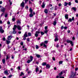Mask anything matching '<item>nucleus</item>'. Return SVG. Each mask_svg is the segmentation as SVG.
Listing matches in <instances>:
<instances>
[{
    "label": "nucleus",
    "instance_id": "nucleus-24",
    "mask_svg": "<svg viewBox=\"0 0 78 78\" xmlns=\"http://www.w3.org/2000/svg\"><path fill=\"white\" fill-rule=\"evenodd\" d=\"M68 22H72V19L70 18L69 20H68Z\"/></svg>",
    "mask_w": 78,
    "mask_h": 78
},
{
    "label": "nucleus",
    "instance_id": "nucleus-44",
    "mask_svg": "<svg viewBox=\"0 0 78 78\" xmlns=\"http://www.w3.org/2000/svg\"><path fill=\"white\" fill-rule=\"evenodd\" d=\"M12 20L13 22H14V21H15V18H13Z\"/></svg>",
    "mask_w": 78,
    "mask_h": 78
},
{
    "label": "nucleus",
    "instance_id": "nucleus-48",
    "mask_svg": "<svg viewBox=\"0 0 78 78\" xmlns=\"http://www.w3.org/2000/svg\"><path fill=\"white\" fill-rule=\"evenodd\" d=\"M69 5V6H70V5H71V2H69L68 4Z\"/></svg>",
    "mask_w": 78,
    "mask_h": 78
},
{
    "label": "nucleus",
    "instance_id": "nucleus-59",
    "mask_svg": "<svg viewBox=\"0 0 78 78\" xmlns=\"http://www.w3.org/2000/svg\"><path fill=\"white\" fill-rule=\"evenodd\" d=\"M30 73H31V71H29L28 72V74H30Z\"/></svg>",
    "mask_w": 78,
    "mask_h": 78
},
{
    "label": "nucleus",
    "instance_id": "nucleus-45",
    "mask_svg": "<svg viewBox=\"0 0 78 78\" xmlns=\"http://www.w3.org/2000/svg\"><path fill=\"white\" fill-rule=\"evenodd\" d=\"M62 6V5H61V3H60L59 4H58L59 6Z\"/></svg>",
    "mask_w": 78,
    "mask_h": 78
},
{
    "label": "nucleus",
    "instance_id": "nucleus-62",
    "mask_svg": "<svg viewBox=\"0 0 78 78\" xmlns=\"http://www.w3.org/2000/svg\"><path fill=\"white\" fill-rule=\"evenodd\" d=\"M52 59H53V61H55V58L53 57L52 58Z\"/></svg>",
    "mask_w": 78,
    "mask_h": 78
},
{
    "label": "nucleus",
    "instance_id": "nucleus-12",
    "mask_svg": "<svg viewBox=\"0 0 78 78\" xmlns=\"http://www.w3.org/2000/svg\"><path fill=\"white\" fill-rule=\"evenodd\" d=\"M27 32H25L23 36L27 37H28V35H27Z\"/></svg>",
    "mask_w": 78,
    "mask_h": 78
},
{
    "label": "nucleus",
    "instance_id": "nucleus-51",
    "mask_svg": "<svg viewBox=\"0 0 78 78\" xmlns=\"http://www.w3.org/2000/svg\"><path fill=\"white\" fill-rule=\"evenodd\" d=\"M5 17H8V15L7 14H6L5 15Z\"/></svg>",
    "mask_w": 78,
    "mask_h": 78
},
{
    "label": "nucleus",
    "instance_id": "nucleus-27",
    "mask_svg": "<svg viewBox=\"0 0 78 78\" xmlns=\"http://www.w3.org/2000/svg\"><path fill=\"white\" fill-rule=\"evenodd\" d=\"M2 62L3 64H5V59H3L2 60Z\"/></svg>",
    "mask_w": 78,
    "mask_h": 78
},
{
    "label": "nucleus",
    "instance_id": "nucleus-11",
    "mask_svg": "<svg viewBox=\"0 0 78 78\" xmlns=\"http://www.w3.org/2000/svg\"><path fill=\"white\" fill-rule=\"evenodd\" d=\"M9 58H10V56H9V55H7L6 56V60L7 61L8 59H9Z\"/></svg>",
    "mask_w": 78,
    "mask_h": 78
},
{
    "label": "nucleus",
    "instance_id": "nucleus-3",
    "mask_svg": "<svg viewBox=\"0 0 78 78\" xmlns=\"http://www.w3.org/2000/svg\"><path fill=\"white\" fill-rule=\"evenodd\" d=\"M38 30L37 31H36V33L35 34V37H37L38 36V34H39L41 32H40V29L39 30Z\"/></svg>",
    "mask_w": 78,
    "mask_h": 78
},
{
    "label": "nucleus",
    "instance_id": "nucleus-50",
    "mask_svg": "<svg viewBox=\"0 0 78 78\" xmlns=\"http://www.w3.org/2000/svg\"><path fill=\"white\" fill-rule=\"evenodd\" d=\"M78 68H76L75 69V71H77V70H78Z\"/></svg>",
    "mask_w": 78,
    "mask_h": 78
},
{
    "label": "nucleus",
    "instance_id": "nucleus-42",
    "mask_svg": "<svg viewBox=\"0 0 78 78\" xmlns=\"http://www.w3.org/2000/svg\"><path fill=\"white\" fill-rule=\"evenodd\" d=\"M61 30H63V29H64V26H62L61 28Z\"/></svg>",
    "mask_w": 78,
    "mask_h": 78
},
{
    "label": "nucleus",
    "instance_id": "nucleus-8",
    "mask_svg": "<svg viewBox=\"0 0 78 78\" xmlns=\"http://www.w3.org/2000/svg\"><path fill=\"white\" fill-rule=\"evenodd\" d=\"M11 38H12V37H11V36H9L7 37V39L8 41H11Z\"/></svg>",
    "mask_w": 78,
    "mask_h": 78
},
{
    "label": "nucleus",
    "instance_id": "nucleus-20",
    "mask_svg": "<svg viewBox=\"0 0 78 78\" xmlns=\"http://www.w3.org/2000/svg\"><path fill=\"white\" fill-rule=\"evenodd\" d=\"M35 71H36V72L37 73V72H38V71H39V68L37 67L35 69Z\"/></svg>",
    "mask_w": 78,
    "mask_h": 78
},
{
    "label": "nucleus",
    "instance_id": "nucleus-53",
    "mask_svg": "<svg viewBox=\"0 0 78 78\" xmlns=\"http://www.w3.org/2000/svg\"><path fill=\"white\" fill-rule=\"evenodd\" d=\"M7 24L9 25V24H10V22H9V21H8L7 22Z\"/></svg>",
    "mask_w": 78,
    "mask_h": 78
},
{
    "label": "nucleus",
    "instance_id": "nucleus-14",
    "mask_svg": "<svg viewBox=\"0 0 78 78\" xmlns=\"http://www.w3.org/2000/svg\"><path fill=\"white\" fill-rule=\"evenodd\" d=\"M65 19H68L69 18V17H69V15H68V14H66L65 15Z\"/></svg>",
    "mask_w": 78,
    "mask_h": 78
},
{
    "label": "nucleus",
    "instance_id": "nucleus-19",
    "mask_svg": "<svg viewBox=\"0 0 78 78\" xmlns=\"http://www.w3.org/2000/svg\"><path fill=\"white\" fill-rule=\"evenodd\" d=\"M63 72H61L60 73H58V75L59 76H61V75H62Z\"/></svg>",
    "mask_w": 78,
    "mask_h": 78
},
{
    "label": "nucleus",
    "instance_id": "nucleus-9",
    "mask_svg": "<svg viewBox=\"0 0 78 78\" xmlns=\"http://www.w3.org/2000/svg\"><path fill=\"white\" fill-rule=\"evenodd\" d=\"M4 74L5 75H9V73H8V71L7 70H5L4 71Z\"/></svg>",
    "mask_w": 78,
    "mask_h": 78
},
{
    "label": "nucleus",
    "instance_id": "nucleus-64",
    "mask_svg": "<svg viewBox=\"0 0 78 78\" xmlns=\"http://www.w3.org/2000/svg\"><path fill=\"white\" fill-rule=\"evenodd\" d=\"M59 78H64V77H62V76L61 77V76H60L59 77Z\"/></svg>",
    "mask_w": 78,
    "mask_h": 78
},
{
    "label": "nucleus",
    "instance_id": "nucleus-37",
    "mask_svg": "<svg viewBox=\"0 0 78 78\" xmlns=\"http://www.w3.org/2000/svg\"><path fill=\"white\" fill-rule=\"evenodd\" d=\"M44 33L43 32H41V35H44Z\"/></svg>",
    "mask_w": 78,
    "mask_h": 78
},
{
    "label": "nucleus",
    "instance_id": "nucleus-39",
    "mask_svg": "<svg viewBox=\"0 0 78 78\" xmlns=\"http://www.w3.org/2000/svg\"><path fill=\"white\" fill-rule=\"evenodd\" d=\"M44 28L46 30H47V28H48V27L47 26H46Z\"/></svg>",
    "mask_w": 78,
    "mask_h": 78
},
{
    "label": "nucleus",
    "instance_id": "nucleus-47",
    "mask_svg": "<svg viewBox=\"0 0 78 78\" xmlns=\"http://www.w3.org/2000/svg\"><path fill=\"white\" fill-rule=\"evenodd\" d=\"M55 10H57V9H58V7H57V6H55Z\"/></svg>",
    "mask_w": 78,
    "mask_h": 78
},
{
    "label": "nucleus",
    "instance_id": "nucleus-32",
    "mask_svg": "<svg viewBox=\"0 0 78 78\" xmlns=\"http://www.w3.org/2000/svg\"><path fill=\"white\" fill-rule=\"evenodd\" d=\"M28 36H31V34L30 33H28Z\"/></svg>",
    "mask_w": 78,
    "mask_h": 78
},
{
    "label": "nucleus",
    "instance_id": "nucleus-31",
    "mask_svg": "<svg viewBox=\"0 0 78 78\" xmlns=\"http://www.w3.org/2000/svg\"><path fill=\"white\" fill-rule=\"evenodd\" d=\"M56 21H55L54 22L53 25H56Z\"/></svg>",
    "mask_w": 78,
    "mask_h": 78
},
{
    "label": "nucleus",
    "instance_id": "nucleus-15",
    "mask_svg": "<svg viewBox=\"0 0 78 78\" xmlns=\"http://www.w3.org/2000/svg\"><path fill=\"white\" fill-rule=\"evenodd\" d=\"M44 12L45 14H48V10L47 9H44Z\"/></svg>",
    "mask_w": 78,
    "mask_h": 78
},
{
    "label": "nucleus",
    "instance_id": "nucleus-40",
    "mask_svg": "<svg viewBox=\"0 0 78 78\" xmlns=\"http://www.w3.org/2000/svg\"><path fill=\"white\" fill-rule=\"evenodd\" d=\"M27 41H28V42H30V38H27Z\"/></svg>",
    "mask_w": 78,
    "mask_h": 78
},
{
    "label": "nucleus",
    "instance_id": "nucleus-10",
    "mask_svg": "<svg viewBox=\"0 0 78 78\" xmlns=\"http://www.w3.org/2000/svg\"><path fill=\"white\" fill-rule=\"evenodd\" d=\"M6 10V9L5 8H4L3 7L1 9V11L2 12H5V11Z\"/></svg>",
    "mask_w": 78,
    "mask_h": 78
},
{
    "label": "nucleus",
    "instance_id": "nucleus-5",
    "mask_svg": "<svg viewBox=\"0 0 78 78\" xmlns=\"http://www.w3.org/2000/svg\"><path fill=\"white\" fill-rule=\"evenodd\" d=\"M0 32L1 33H3L5 32L4 30H3V29H2V26L0 27Z\"/></svg>",
    "mask_w": 78,
    "mask_h": 78
},
{
    "label": "nucleus",
    "instance_id": "nucleus-58",
    "mask_svg": "<svg viewBox=\"0 0 78 78\" xmlns=\"http://www.w3.org/2000/svg\"><path fill=\"white\" fill-rule=\"evenodd\" d=\"M67 27H64V29L65 30H66V29H67Z\"/></svg>",
    "mask_w": 78,
    "mask_h": 78
},
{
    "label": "nucleus",
    "instance_id": "nucleus-41",
    "mask_svg": "<svg viewBox=\"0 0 78 78\" xmlns=\"http://www.w3.org/2000/svg\"><path fill=\"white\" fill-rule=\"evenodd\" d=\"M43 46L44 47H47V45L45 44H43Z\"/></svg>",
    "mask_w": 78,
    "mask_h": 78
},
{
    "label": "nucleus",
    "instance_id": "nucleus-61",
    "mask_svg": "<svg viewBox=\"0 0 78 78\" xmlns=\"http://www.w3.org/2000/svg\"><path fill=\"white\" fill-rule=\"evenodd\" d=\"M72 20H73H73H74V17H73L72 18Z\"/></svg>",
    "mask_w": 78,
    "mask_h": 78
},
{
    "label": "nucleus",
    "instance_id": "nucleus-16",
    "mask_svg": "<svg viewBox=\"0 0 78 78\" xmlns=\"http://www.w3.org/2000/svg\"><path fill=\"white\" fill-rule=\"evenodd\" d=\"M47 69H49L50 67V66L49 64H47L46 65Z\"/></svg>",
    "mask_w": 78,
    "mask_h": 78
},
{
    "label": "nucleus",
    "instance_id": "nucleus-29",
    "mask_svg": "<svg viewBox=\"0 0 78 78\" xmlns=\"http://www.w3.org/2000/svg\"><path fill=\"white\" fill-rule=\"evenodd\" d=\"M68 5V3H67L66 2H65V5H64L65 6H67V5Z\"/></svg>",
    "mask_w": 78,
    "mask_h": 78
},
{
    "label": "nucleus",
    "instance_id": "nucleus-30",
    "mask_svg": "<svg viewBox=\"0 0 78 78\" xmlns=\"http://www.w3.org/2000/svg\"><path fill=\"white\" fill-rule=\"evenodd\" d=\"M62 62H63L62 61H60L59 62V64H62Z\"/></svg>",
    "mask_w": 78,
    "mask_h": 78
},
{
    "label": "nucleus",
    "instance_id": "nucleus-4",
    "mask_svg": "<svg viewBox=\"0 0 78 78\" xmlns=\"http://www.w3.org/2000/svg\"><path fill=\"white\" fill-rule=\"evenodd\" d=\"M75 76V74L73 73H72L71 74V76L69 77V78H73L74 76Z\"/></svg>",
    "mask_w": 78,
    "mask_h": 78
},
{
    "label": "nucleus",
    "instance_id": "nucleus-63",
    "mask_svg": "<svg viewBox=\"0 0 78 78\" xmlns=\"http://www.w3.org/2000/svg\"><path fill=\"white\" fill-rule=\"evenodd\" d=\"M73 40H75V38L74 37H73Z\"/></svg>",
    "mask_w": 78,
    "mask_h": 78
},
{
    "label": "nucleus",
    "instance_id": "nucleus-43",
    "mask_svg": "<svg viewBox=\"0 0 78 78\" xmlns=\"http://www.w3.org/2000/svg\"><path fill=\"white\" fill-rule=\"evenodd\" d=\"M12 76V75H9V76H8V78H11Z\"/></svg>",
    "mask_w": 78,
    "mask_h": 78
},
{
    "label": "nucleus",
    "instance_id": "nucleus-46",
    "mask_svg": "<svg viewBox=\"0 0 78 78\" xmlns=\"http://www.w3.org/2000/svg\"><path fill=\"white\" fill-rule=\"evenodd\" d=\"M20 44H21V45H22V46H23V42H22L20 43Z\"/></svg>",
    "mask_w": 78,
    "mask_h": 78
},
{
    "label": "nucleus",
    "instance_id": "nucleus-54",
    "mask_svg": "<svg viewBox=\"0 0 78 78\" xmlns=\"http://www.w3.org/2000/svg\"><path fill=\"white\" fill-rule=\"evenodd\" d=\"M3 15V13H2L0 17H2Z\"/></svg>",
    "mask_w": 78,
    "mask_h": 78
},
{
    "label": "nucleus",
    "instance_id": "nucleus-57",
    "mask_svg": "<svg viewBox=\"0 0 78 78\" xmlns=\"http://www.w3.org/2000/svg\"><path fill=\"white\" fill-rule=\"evenodd\" d=\"M18 69H19V70H20V66H18Z\"/></svg>",
    "mask_w": 78,
    "mask_h": 78
},
{
    "label": "nucleus",
    "instance_id": "nucleus-56",
    "mask_svg": "<svg viewBox=\"0 0 78 78\" xmlns=\"http://www.w3.org/2000/svg\"><path fill=\"white\" fill-rule=\"evenodd\" d=\"M53 8H54V7H52L51 8H50L51 10H53Z\"/></svg>",
    "mask_w": 78,
    "mask_h": 78
},
{
    "label": "nucleus",
    "instance_id": "nucleus-2",
    "mask_svg": "<svg viewBox=\"0 0 78 78\" xmlns=\"http://www.w3.org/2000/svg\"><path fill=\"white\" fill-rule=\"evenodd\" d=\"M66 42H67V43H70L72 46H73V41H72L67 40L66 41Z\"/></svg>",
    "mask_w": 78,
    "mask_h": 78
},
{
    "label": "nucleus",
    "instance_id": "nucleus-18",
    "mask_svg": "<svg viewBox=\"0 0 78 78\" xmlns=\"http://www.w3.org/2000/svg\"><path fill=\"white\" fill-rule=\"evenodd\" d=\"M6 42L7 43V45H8V44H9V43H10V42H11L10 41H9V40H6Z\"/></svg>",
    "mask_w": 78,
    "mask_h": 78
},
{
    "label": "nucleus",
    "instance_id": "nucleus-23",
    "mask_svg": "<svg viewBox=\"0 0 78 78\" xmlns=\"http://www.w3.org/2000/svg\"><path fill=\"white\" fill-rule=\"evenodd\" d=\"M33 13H30V14L29 15V17H33V15L32 14Z\"/></svg>",
    "mask_w": 78,
    "mask_h": 78
},
{
    "label": "nucleus",
    "instance_id": "nucleus-1",
    "mask_svg": "<svg viewBox=\"0 0 78 78\" xmlns=\"http://www.w3.org/2000/svg\"><path fill=\"white\" fill-rule=\"evenodd\" d=\"M16 28H17L18 30H22V28L19 25L17 26V25H14V27L13 28V34H16Z\"/></svg>",
    "mask_w": 78,
    "mask_h": 78
},
{
    "label": "nucleus",
    "instance_id": "nucleus-35",
    "mask_svg": "<svg viewBox=\"0 0 78 78\" xmlns=\"http://www.w3.org/2000/svg\"><path fill=\"white\" fill-rule=\"evenodd\" d=\"M23 40H24V41H25V40H26V37L23 36Z\"/></svg>",
    "mask_w": 78,
    "mask_h": 78
},
{
    "label": "nucleus",
    "instance_id": "nucleus-49",
    "mask_svg": "<svg viewBox=\"0 0 78 78\" xmlns=\"http://www.w3.org/2000/svg\"><path fill=\"white\" fill-rule=\"evenodd\" d=\"M48 32V30H46L44 31L45 33H47Z\"/></svg>",
    "mask_w": 78,
    "mask_h": 78
},
{
    "label": "nucleus",
    "instance_id": "nucleus-28",
    "mask_svg": "<svg viewBox=\"0 0 78 78\" xmlns=\"http://www.w3.org/2000/svg\"><path fill=\"white\" fill-rule=\"evenodd\" d=\"M36 56L37 57V58H40V56H41L39 55H36Z\"/></svg>",
    "mask_w": 78,
    "mask_h": 78
},
{
    "label": "nucleus",
    "instance_id": "nucleus-13",
    "mask_svg": "<svg viewBox=\"0 0 78 78\" xmlns=\"http://www.w3.org/2000/svg\"><path fill=\"white\" fill-rule=\"evenodd\" d=\"M55 42H56V41H58V37H56V36H55Z\"/></svg>",
    "mask_w": 78,
    "mask_h": 78
},
{
    "label": "nucleus",
    "instance_id": "nucleus-33",
    "mask_svg": "<svg viewBox=\"0 0 78 78\" xmlns=\"http://www.w3.org/2000/svg\"><path fill=\"white\" fill-rule=\"evenodd\" d=\"M30 60L31 61H33V56H30Z\"/></svg>",
    "mask_w": 78,
    "mask_h": 78
},
{
    "label": "nucleus",
    "instance_id": "nucleus-25",
    "mask_svg": "<svg viewBox=\"0 0 78 78\" xmlns=\"http://www.w3.org/2000/svg\"><path fill=\"white\" fill-rule=\"evenodd\" d=\"M29 10L30 13H33V10H32V9H31V8H30Z\"/></svg>",
    "mask_w": 78,
    "mask_h": 78
},
{
    "label": "nucleus",
    "instance_id": "nucleus-7",
    "mask_svg": "<svg viewBox=\"0 0 78 78\" xmlns=\"http://www.w3.org/2000/svg\"><path fill=\"white\" fill-rule=\"evenodd\" d=\"M16 25H17V26H18V25L19 26V25L21 24V22H20L19 20H18L16 21Z\"/></svg>",
    "mask_w": 78,
    "mask_h": 78
},
{
    "label": "nucleus",
    "instance_id": "nucleus-26",
    "mask_svg": "<svg viewBox=\"0 0 78 78\" xmlns=\"http://www.w3.org/2000/svg\"><path fill=\"white\" fill-rule=\"evenodd\" d=\"M72 9H73L74 11H76V8L75 7H73Z\"/></svg>",
    "mask_w": 78,
    "mask_h": 78
},
{
    "label": "nucleus",
    "instance_id": "nucleus-34",
    "mask_svg": "<svg viewBox=\"0 0 78 78\" xmlns=\"http://www.w3.org/2000/svg\"><path fill=\"white\" fill-rule=\"evenodd\" d=\"M35 47L36 49H38L39 48V46L37 45H36Z\"/></svg>",
    "mask_w": 78,
    "mask_h": 78
},
{
    "label": "nucleus",
    "instance_id": "nucleus-38",
    "mask_svg": "<svg viewBox=\"0 0 78 78\" xmlns=\"http://www.w3.org/2000/svg\"><path fill=\"white\" fill-rule=\"evenodd\" d=\"M45 44H47L48 43V41H44Z\"/></svg>",
    "mask_w": 78,
    "mask_h": 78
},
{
    "label": "nucleus",
    "instance_id": "nucleus-6",
    "mask_svg": "<svg viewBox=\"0 0 78 78\" xmlns=\"http://www.w3.org/2000/svg\"><path fill=\"white\" fill-rule=\"evenodd\" d=\"M24 4L25 3H24L23 2L20 4V6H21V7H22L23 8H24V6H25Z\"/></svg>",
    "mask_w": 78,
    "mask_h": 78
},
{
    "label": "nucleus",
    "instance_id": "nucleus-55",
    "mask_svg": "<svg viewBox=\"0 0 78 78\" xmlns=\"http://www.w3.org/2000/svg\"><path fill=\"white\" fill-rule=\"evenodd\" d=\"M75 2L76 3H78V1L77 0H75Z\"/></svg>",
    "mask_w": 78,
    "mask_h": 78
},
{
    "label": "nucleus",
    "instance_id": "nucleus-36",
    "mask_svg": "<svg viewBox=\"0 0 78 78\" xmlns=\"http://www.w3.org/2000/svg\"><path fill=\"white\" fill-rule=\"evenodd\" d=\"M30 62H31V60H28L27 61V63H30Z\"/></svg>",
    "mask_w": 78,
    "mask_h": 78
},
{
    "label": "nucleus",
    "instance_id": "nucleus-60",
    "mask_svg": "<svg viewBox=\"0 0 78 78\" xmlns=\"http://www.w3.org/2000/svg\"><path fill=\"white\" fill-rule=\"evenodd\" d=\"M67 32L68 33H70V30H68Z\"/></svg>",
    "mask_w": 78,
    "mask_h": 78
},
{
    "label": "nucleus",
    "instance_id": "nucleus-52",
    "mask_svg": "<svg viewBox=\"0 0 78 78\" xmlns=\"http://www.w3.org/2000/svg\"><path fill=\"white\" fill-rule=\"evenodd\" d=\"M6 40V39H5V37H4L3 38V40L4 41H5Z\"/></svg>",
    "mask_w": 78,
    "mask_h": 78
},
{
    "label": "nucleus",
    "instance_id": "nucleus-17",
    "mask_svg": "<svg viewBox=\"0 0 78 78\" xmlns=\"http://www.w3.org/2000/svg\"><path fill=\"white\" fill-rule=\"evenodd\" d=\"M41 6L43 8H45V4H44V2L43 3V4L41 5Z\"/></svg>",
    "mask_w": 78,
    "mask_h": 78
},
{
    "label": "nucleus",
    "instance_id": "nucleus-22",
    "mask_svg": "<svg viewBox=\"0 0 78 78\" xmlns=\"http://www.w3.org/2000/svg\"><path fill=\"white\" fill-rule=\"evenodd\" d=\"M42 65L43 66H46L47 63H46V62H44L42 64Z\"/></svg>",
    "mask_w": 78,
    "mask_h": 78
},
{
    "label": "nucleus",
    "instance_id": "nucleus-21",
    "mask_svg": "<svg viewBox=\"0 0 78 78\" xmlns=\"http://www.w3.org/2000/svg\"><path fill=\"white\" fill-rule=\"evenodd\" d=\"M22 75H24V73L23 72H21V74L20 75V76H22Z\"/></svg>",
    "mask_w": 78,
    "mask_h": 78
}]
</instances>
